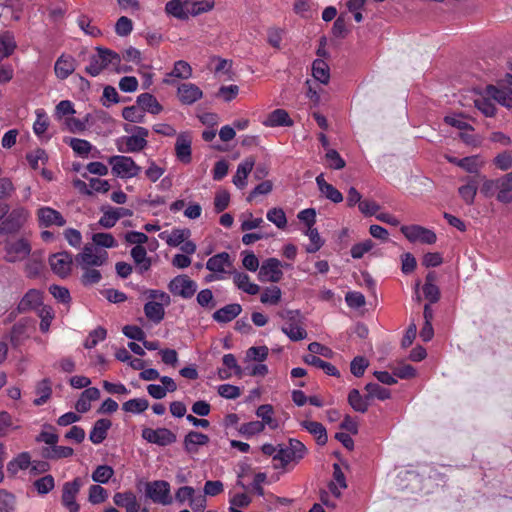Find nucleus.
I'll list each match as a JSON object with an SVG mask.
<instances>
[{
	"label": "nucleus",
	"mask_w": 512,
	"mask_h": 512,
	"mask_svg": "<svg viewBox=\"0 0 512 512\" xmlns=\"http://www.w3.org/2000/svg\"><path fill=\"white\" fill-rule=\"evenodd\" d=\"M97 54L92 55L89 65L85 68L86 73L92 77L98 76L104 69L115 70L120 73L121 56L115 51L97 47Z\"/></svg>",
	"instance_id": "obj_1"
},
{
	"label": "nucleus",
	"mask_w": 512,
	"mask_h": 512,
	"mask_svg": "<svg viewBox=\"0 0 512 512\" xmlns=\"http://www.w3.org/2000/svg\"><path fill=\"white\" fill-rule=\"evenodd\" d=\"M307 448L297 439H289L288 444L278 445V451L274 455L273 460L279 461L280 464H274L275 468H285L289 463H298L305 457Z\"/></svg>",
	"instance_id": "obj_2"
},
{
	"label": "nucleus",
	"mask_w": 512,
	"mask_h": 512,
	"mask_svg": "<svg viewBox=\"0 0 512 512\" xmlns=\"http://www.w3.org/2000/svg\"><path fill=\"white\" fill-rule=\"evenodd\" d=\"M280 317L286 320L281 331L287 335L291 341H300L307 337V331L301 322V315L298 310H287L280 314Z\"/></svg>",
	"instance_id": "obj_3"
},
{
	"label": "nucleus",
	"mask_w": 512,
	"mask_h": 512,
	"mask_svg": "<svg viewBox=\"0 0 512 512\" xmlns=\"http://www.w3.org/2000/svg\"><path fill=\"white\" fill-rule=\"evenodd\" d=\"M31 243L26 238L7 239L4 242V259L9 263L25 260L31 253Z\"/></svg>",
	"instance_id": "obj_4"
},
{
	"label": "nucleus",
	"mask_w": 512,
	"mask_h": 512,
	"mask_svg": "<svg viewBox=\"0 0 512 512\" xmlns=\"http://www.w3.org/2000/svg\"><path fill=\"white\" fill-rule=\"evenodd\" d=\"M124 130L126 132H132L131 136H125L122 138L125 143V149L118 148L119 151L127 153H136L145 149L148 145L147 137L149 136V130L142 126H128L126 125Z\"/></svg>",
	"instance_id": "obj_5"
},
{
	"label": "nucleus",
	"mask_w": 512,
	"mask_h": 512,
	"mask_svg": "<svg viewBox=\"0 0 512 512\" xmlns=\"http://www.w3.org/2000/svg\"><path fill=\"white\" fill-rule=\"evenodd\" d=\"M113 175L119 178H133L139 175L142 168L129 156L114 155L108 158Z\"/></svg>",
	"instance_id": "obj_6"
},
{
	"label": "nucleus",
	"mask_w": 512,
	"mask_h": 512,
	"mask_svg": "<svg viewBox=\"0 0 512 512\" xmlns=\"http://www.w3.org/2000/svg\"><path fill=\"white\" fill-rule=\"evenodd\" d=\"M145 494L155 504L168 506L173 503L170 484L165 480L148 482L145 487Z\"/></svg>",
	"instance_id": "obj_7"
},
{
	"label": "nucleus",
	"mask_w": 512,
	"mask_h": 512,
	"mask_svg": "<svg viewBox=\"0 0 512 512\" xmlns=\"http://www.w3.org/2000/svg\"><path fill=\"white\" fill-rule=\"evenodd\" d=\"M29 211L24 207H16L10 211L0 223V234H15L21 230L29 218Z\"/></svg>",
	"instance_id": "obj_8"
},
{
	"label": "nucleus",
	"mask_w": 512,
	"mask_h": 512,
	"mask_svg": "<svg viewBox=\"0 0 512 512\" xmlns=\"http://www.w3.org/2000/svg\"><path fill=\"white\" fill-rule=\"evenodd\" d=\"M168 290L174 296H179L183 299H190L197 291V283L188 275L181 274L170 280Z\"/></svg>",
	"instance_id": "obj_9"
},
{
	"label": "nucleus",
	"mask_w": 512,
	"mask_h": 512,
	"mask_svg": "<svg viewBox=\"0 0 512 512\" xmlns=\"http://www.w3.org/2000/svg\"><path fill=\"white\" fill-rule=\"evenodd\" d=\"M81 486L82 481L79 477L63 484L61 503L69 512H79L80 510V505L76 502V497Z\"/></svg>",
	"instance_id": "obj_10"
},
{
	"label": "nucleus",
	"mask_w": 512,
	"mask_h": 512,
	"mask_svg": "<svg viewBox=\"0 0 512 512\" xmlns=\"http://www.w3.org/2000/svg\"><path fill=\"white\" fill-rule=\"evenodd\" d=\"M108 253L106 251L93 252V247L85 245L82 252L77 254L75 261L81 269L99 267L106 263Z\"/></svg>",
	"instance_id": "obj_11"
},
{
	"label": "nucleus",
	"mask_w": 512,
	"mask_h": 512,
	"mask_svg": "<svg viewBox=\"0 0 512 512\" xmlns=\"http://www.w3.org/2000/svg\"><path fill=\"white\" fill-rule=\"evenodd\" d=\"M400 230L410 242L434 244L437 240L434 231L420 225H404Z\"/></svg>",
	"instance_id": "obj_12"
},
{
	"label": "nucleus",
	"mask_w": 512,
	"mask_h": 512,
	"mask_svg": "<svg viewBox=\"0 0 512 512\" xmlns=\"http://www.w3.org/2000/svg\"><path fill=\"white\" fill-rule=\"evenodd\" d=\"M281 262L277 258H268L260 266L258 279L261 282H279L283 277Z\"/></svg>",
	"instance_id": "obj_13"
},
{
	"label": "nucleus",
	"mask_w": 512,
	"mask_h": 512,
	"mask_svg": "<svg viewBox=\"0 0 512 512\" xmlns=\"http://www.w3.org/2000/svg\"><path fill=\"white\" fill-rule=\"evenodd\" d=\"M51 270L61 278L67 277L72 270V254L66 251L52 254L49 257Z\"/></svg>",
	"instance_id": "obj_14"
},
{
	"label": "nucleus",
	"mask_w": 512,
	"mask_h": 512,
	"mask_svg": "<svg viewBox=\"0 0 512 512\" xmlns=\"http://www.w3.org/2000/svg\"><path fill=\"white\" fill-rule=\"evenodd\" d=\"M142 437L149 443L168 446L176 441V435L167 428H144Z\"/></svg>",
	"instance_id": "obj_15"
},
{
	"label": "nucleus",
	"mask_w": 512,
	"mask_h": 512,
	"mask_svg": "<svg viewBox=\"0 0 512 512\" xmlns=\"http://www.w3.org/2000/svg\"><path fill=\"white\" fill-rule=\"evenodd\" d=\"M36 216L40 227H62L66 224V220L63 215L59 211L48 206H42L38 208L36 211Z\"/></svg>",
	"instance_id": "obj_16"
},
{
	"label": "nucleus",
	"mask_w": 512,
	"mask_h": 512,
	"mask_svg": "<svg viewBox=\"0 0 512 512\" xmlns=\"http://www.w3.org/2000/svg\"><path fill=\"white\" fill-rule=\"evenodd\" d=\"M192 136L189 132H181L177 135L175 142V154L177 159L183 164H189L192 161Z\"/></svg>",
	"instance_id": "obj_17"
},
{
	"label": "nucleus",
	"mask_w": 512,
	"mask_h": 512,
	"mask_svg": "<svg viewBox=\"0 0 512 512\" xmlns=\"http://www.w3.org/2000/svg\"><path fill=\"white\" fill-rule=\"evenodd\" d=\"M179 101L184 105H192L203 97L202 90L193 83H182L177 90Z\"/></svg>",
	"instance_id": "obj_18"
},
{
	"label": "nucleus",
	"mask_w": 512,
	"mask_h": 512,
	"mask_svg": "<svg viewBox=\"0 0 512 512\" xmlns=\"http://www.w3.org/2000/svg\"><path fill=\"white\" fill-rule=\"evenodd\" d=\"M316 184L322 196L327 198L333 203H340L343 201L342 193L332 184L326 182L324 174L321 173L316 177Z\"/></svg>",
	"instance_id": "obj_19"
},
{
	"label": "nucleus",
	"mask_w": 512,
	"mask_h": 512,
	"mask_svg": "<svg viewBox=\"0 0 512 512\" xmlns=\"http://www.w3.org/2000/svg\"><path fill=\"white\" fill-rule=\"evenodd\" d=\"M262 123L266 127H291L294 122L286 110L279 108L269 113Z\"/></svg>",
	"instance_id": "obj_20"
},
{
	"label": "nucleus",
	"mask_w": 512,
	"mask_h": 512,
	"mask_svg": "<svg viewBox=\"0 0 512 512\" xmlns=\"http://www.w3.org/2000/svg\"><path fill=\"white\" fill-rule=\"evenodd\" d=\"M498 193L496 198L499 202L508 204L512 202V172L497 178Z\"/></svg>",
	"instance_id": "obj_21"
},
{
	"label": "nucleus",
	"mask_w": 512,
	"mask_h": 512,
	"mask_svg": "<svg viewBox=\"0 0 512 512\" xmlns=\"http://www.w3.org/2000/svg\"><path fill=\"white\" fill-rule=\"evenodd\" d=\"M43 295L42 292L37 289H30L22 297L18 304L19 312H26L33 310L42 305Z\"/></svg>",
	"instance_id": "obj_22"
},
{
	"label": "nucleus",
	"mask_w": 512,
	"mask_h": 512,
	"mask_svg": "<svg viewBox=\"0 0 512 512\" xmlns=\"http://www.w3.org/2000/svg\"><path fill=\"white\" fill-rule=\"evenodd\" d=\"M255 164L253 157L245 158L237 167L236 174L233 176V183L239 189H243L247 185V177L252 171Z\"/></svg>",
	"instance_id": "obj_23"
},
{
	"label": "nucleus",
	"mask_w": 512,
	"mask_h": 512,
	"mask_svg": "<svg viewBox=\"0 0 512 512\" xmlns=\"http://www.w3.org/2000/svg\"><path fill=\"white\" fill-rule=\"evenodd\" d=\"M111 426V420L107 418L98 419L89 433V440L96 445L102 443L106 439Z\"/></svg>",
	"instance_id": "obj_24"
},
{
	"label": "nucleus",
	"mask_w": 512,
	"mask_h": 512,
	"mask_svg": "<svg viewBox=\"0 0 512 512\" xmlns=\"http://www.w3.org/2000/svg\"><path fill=\"white\" fill-rule=\"evenodd\" d=\"M242 312V307L238 303L228 304L216 310L212 318L218 323H228L234 320Z\"/></svg>",
	"instance_id": "obj_25"
},
{
	"label": "nucleus",
	"mask_w": 512,
	"mask_h": 512,
	"mask_svg": "<svg viewBox=\"0 0 512 512\" xmlns=\"http://www.w3.org/2000/svg\"><path fill=\"white\" fill-rule=\"evenodd\" d=\"M209 443V437L198 431H189L183 441L184 449L188 453H196L198 446H205Z\"/></svg>",
	"instance_id": "obj_26"
},
{
	"label": "nucleus",
	"mask_w": 512,
	"mask_h": 512,
	"mask_svg": "<svg viewBox=\"0 0 512 512\" xmlns=\"http://www.w3.org/2000/svg\"><path fill=\"white\" fill-rule=\"evenodd\" d=\"M75 59L69 55H61L55 62L54 70L56 76L64 80L75 70Z\"/></svg>",
	"instance_id": "obj_27"
},
{
	"label": "nucleus",
	"mask_w": 512,
	"mask_h": 512,
	"mask_svg": "<svg viewBox=\"0 0 512 512\" xmlns=\"http://www.w3.org/2000/svg\"><path fill=\"white\" fill-rule=\"evenodd\" d=\"M232 262L227 252L218 253L208 259L206 268L214 273H225L226 267H231Z\"/></svg>",
	"instance_id": "obj_28"
},
{
	"label": "nucleus",
	"mask_w": 512,
	"mask_h": 512,
	"mask_svg": "<svg viewBox=\"0 0 512 512\" xmlns=\"http://www.w3.org/2000/svg\"><path fill=\"white\" fill-rule=\"evenodd\" d=\"M131 257L137 266L139 274H143L151 268L152 262L151 259L147 257V251L144 246H134L131 249Z\"/></svg>",
	"instance_id": "obj_29"
},
{
	"label": "nucleus",
	"mask_w": 512,
	"mask_h": 512,
	"mask_svg": "<svg viewBox=\"0 0 512 512\" xmlns=\"http://www.w3.org/2000/svg\"><path fill=\"white\" fill-rule=\"evenodd\" d=\"M137 104L141 107L143 113L148 112L153 115L159 114L163 107L155 96L150 93H142L137 97Z\"/></svg>",
	"instance_id": "obj_30"
},
{
	"label": "nucleus",
	"mask_w": 512,
	"mask_h": 512,
	"mask_svg": "<svg viewBox=\"0 0 512 512\" xmlns=\"http://www.w3.org/2000/svg\"><path fill=\"white\" fill-rule=\"evenodd\" d=\"M466 184L458 189V193L467 205H472L478 190V181L475 177H466Z\"/></svg>",
	"instance_id": "obj_31"
},
{
	"label": "nucleus",
	"mask_w": 512,
	"mask_h": 512,
	"mask_svg": "<svg viewBox=\"0 0 512 512\" xmlns=\"http://www.w3.org/2000/svg\"><path fill=\"white\" fill-rule=\"evenodd\" d=\"M303 361L308 365L322 369L329 376L340 377V371L334 365L316 355L307 354L303 357Z\"/></svg>",
	"instance_id": "obj_32"
},
{
	"label": "nucleus",
	"mask_w": 512,
	"mask_h": 512,
	"mask_svg": "<svg viewBox=\"0 0 512 512\" xmlns=\"http://www.w3.org/2000/svg\"><path fill=\"white\" fill-rule=\"evenodd\" d=\"M233 282L238 287V289L249 295H256L260 291V286L258 284L252 283L250 281V277L246 273L235 272L233 276Z\"/></svg>",
	"instance_id": "obj_33"
},
{
	"label": "nucleus",
	"mask_w": 512,
	"mask_h": 512,
	"mask_svg": "<svg viewBox=\"0 0 512 512\" xmlns=\"http://www.w3.org/2000/svg\"><path fill=\"white\" fill-rule=\"evenodd\" d=\"M31 465V456L28 452H22L7 464V472L15 476L20 470H26Z\"/></svg>",
	"instance_id": "obj_34"
},
{
	"label": "nucleus",
	"mask_w": 512,
	"mask_h": 512,
	"mask_svg": "<svg viewBox=\"0 0 512 512\" xmlns=\"http://www.w3.org/2000/svg\"><path fill=\"white\" fill-rule=\"evenodd\" d=\"M347 400L352 409L360 413L367 412L370 405V401L369 398H367V394L365 396H362L358 389L350 390Z\"/></svg>",
	"instance_id": "obj_35"
},
{
	"label": "nucleus",
	"mask_w": 512,
	"mask_h": 512,
	"mask_svg": "<svg viewBox=\"0 0 512 512\" xmlns=\"http://www.w3.org/2000/svg\"><path fill=\"white\" fill-rule=\"evenodd\" d=\"M301 426L316 437L317 444L325 445L327 443L326 428L320 422L305 420L301 423Z\"/></svg>",
	"instance_id": "obj_36"
},
{
	"label": "nucleus",
	"mask_w": 512,
	"mask_h": 512,
	"mask_svg": "<svg viewBox=\"0 0 512 512\" xmlns=\"http://www.w3.org/2000/svg\"><path fill=\"white\" fill-rule=\"evenodd\" d=\"M215 6L214 0H186V9L188 16H197L211 11Z\"/></svg>",
	"instance_id": "obj_37"
},
{
	"label": "nucleus",
	"mask_w": 512,
	"mask_h": 512,
	"mask_svg": "<svg viewBox=\"0 0 512 512\" xmlns=\"http://www.w3.org/2000/svg\"><path fill=\"white\" fill-rule=\"evenodd\" d=\"M163 303L156 301H148L144 305V313L145 316L152 322L158 324L160 323L165 316V310L163 307Z\"/></svg>",
	"instance_id": "obj_38"
},
{
	"label": "nucleus",
	"mask_w": 512,
	"mask_h": 512,
	"mask_svg": "<svg viewBox=\"0 0 512 512\" xmlns=\"http://www.w3.org/2000/svg\"><path fill=\"white\" fill-rule=\"evenodd\" d=\"M64 142L68 144L74 153L80 157H87L93 150V145L85 139L65 138Z\"/></svg>",
	"instance_id": "obj_39"
},
{
	"label": "nucleus",
	"mask_w": 512,
	"mask_h": 512,
	"mask_svg": "<svg viewBox=\"0 0 512 512\" xmlns=\"http://www.w3.org/2000/svg\"><path fill=\"white\" fill-rule=\"evenodd\" d=\"M165 11L168 15H172L173 17L180 20H187L188 13L186 9V0L182 2L181 0H170L165 5Z\"/></svg>",
	"instance_id": "obj_40"
},
{
	"label": "nucleus",
	"mask_w": 512,
	"mask_h": 512,
	"mask_svg": "<svg viewBox=\"0 0 512 512\" xmlns=\"http://www.w3.org/2000/svg\"><path fill=\"white\" fill-rule=\"evenodd\" d=\"M36 394L38 398L34 399L33 404L35 406H41L45 404L52 395L51 381L48 378L41 380L36 386Z\"/></svg>",
	"instance_id": "obj_41"
},
{
	"label": "nucleus",
	"mask_w": 512,
	"mask_h": 512,
	"mask_svg": "<svg viewBox=\"0 0 512 512\" xmlns=\"http://www.w3.org/2000/svg\"><path fill=\"white\" fill-rule=\"evenodd\" d=\"M365 390L367 392V398H369V401L372 399L384 401L391 397V391L385 387H382L378 383L371 382L366 384Z\"/></svg>",
	"instance_id": "obj_42"
},
{
	"label": "nucleus",
	"mask_w": 512,
	"mask_h": 512,
	"mask_svg": "<svg viewBox=\"0 0 512 512\" xmlns=\"http://www.w3.org/2000/svg\"><path fill=\"white\" fill-rule=\"evenodd\" d=\"M313 77L323 84H327L330 79L329 66L321 59H316L312 65Z\"/></svg>",
	"instance_id": "obj_43"
},
{
	"label": "nucleus",
	"mask_w": 512,
	"mask_h": 512,
	"mask_svg": "<svg viewBox=\"0 0 512 512\" xmlns=\"http://www.w3.org/2000/svg\"><path fill=\"white\" fill-rule=\"evenodd\" d=\"M483 161L479 155H472L461 158L459 167L471 174H479L483 166Z\"/></svg>",
	"instance_id": "obj_44"
},
{
	"label": "nucleus",
	"mask_w": 512,
	"mask_h": 512,
	"mask_svg": "<svg viewBox=\"0 0 512 512\" xmlns=\"http://www.w3.org/2000/svg\"><path fill=\"white\" fill-rule=\"evenodd\" d=\"M74 453V450L71 447L68 446H57L54 445L53 447L45 448L43 450V456L48 459H62V458H68L72 456Z\"/></svg>",
	"instance_id": "obj_45"
},
{
	"label": "nucleus",
	"mask_w": 512,
	"mask_h": 512,
	"mask_svg": "<svg viewBox=\"0 0 512 512\" xmlns=\"http://www.w3.org/2000/svg\"><path fill=\"white\" fill-rule=\"evenodd\" d=\"M114 469L109 465H98L92 472L91 478L95 483L106 484L114 476Z\"/></svg>",
	"instance_id": "obj_46"
},
{
	"label": "nucleus",
	"mask_w": 512,
	"mask_h": 512,
	"mask_svg": "<svg viewBox=\"0 0 512 512\" xmlns=\"http://www.w3.org/2000/svg\"><path fill=\"white\" fill-rule=\"evenodd\" d=\"M281 296L282 292L278 286H270L263 290L260 301L263 304L276 305L280 302Z\"/></svg>",
	"instance_id": "obj_47"
},
{
	"label": "nucleus",
	"mask_w": 512,
	"mask_h": 512,
	"mask_svg": "<svg viewBox=\"0 0 512 512\" xmlns=\"http://www.w3.org/2000/svg\"><path fill=\"white\" fill-rule=\"evenodd\" d=\"M149 407V402L145 398H134L126 401L122 405L125 412L139 414L144 412Z\"/></svg>",
	"instance_id": "obj_48"
},
{
	"label": "nucleus",
	"mask_w": 512,
	"mask_h": 512,
	"mask_svg": "<svg viewBox=\"0 0 512 512\" xmlns=\"http://www.w3.org/2000/svg\"><path fill=\"white\" fill-rule=\"evenodd\" d=\"M475 107L480 110L486 117H492L495 115L496 107L492 102V98L487 96L479 97L474 100Z\"/></svg>",
	"instance_id": "obj_49"
},
{
	"label": "nucleus",
	"mask_w": 512,
	"mask_h": 512,
	"mask_svg": "<svg viewBox=\"0 0 512 512\" xmlns=\"http://www.w3.org/2000/svg\"><path fill=\"white\" fill-rule=\"evenodd\" d=\"M122 117L129 122L143 123L145 114L143 113L141 107H139L137 104V106L132 105L123 108Z\"/></svg>",
	"instance_id": "obj_50"
},
{
	"label": "nucleus",
	"mask_w": 512,
	"mask_h": 512,
	"mask_svg": "<svg viewBox=\"0 0 512 512\" xmlns=\"http://www.w3.org/2000/svg\"><path fill=\"white\" fill-rule=\"evenodd\" d=\"M168 76H173L180 79H188L192 76V68L190 64L184 60H179L174 63L173 70Z\"/></svg>",
	"instance_id": "obj_51"
},
{
	"label": "nucleus",
	"mask_w": 512,
	"mask_h": 512,
	"mask_svg": "<svg viewBox=\"0 0 512 512\" xmlns=\"http://www.w3.org/2000/svg\"><path fill=\"white\" fill-rule=\"evenodd\" d=\"M108 491L100 485H91L89 487L88 500L91 504L97 505L106 501Z\"/></svg>",
	"instance_id": "obj_52"
},
{
	"label": "nucleus",
	"mask_w": 512,
	"mask_h": 512,
	"mask_svg": "<svg viewBox=\"0 0 512 512\" xmlns=\"http://www.w3.org/2000/svg\"><path fill=\"white\" fill-rule=\"evenodd\" d=\"M33 485L40 495H45L54 489L55 480L52 475L48 474L35 480Z\"/></svg>",
	"instance_id": "obj_53"
},
{
	"label": "nucleus",
	"mask_w": 512,
	"mask_h": 512,
	"mask_svg": "<svg viewBox=\"0 0 512 512\" xmlns=\"http://www.w3.org/2000/svg\"><path fill=\"white\" fill-rule=\"evenodd\" d=\"M43 267V261L32 256L25 264V274L28 278H36L41 274Z\"/></svg>",
	"instance_id": "obj_54"
},
{
	"label": "nucleus",
	"mask_w": 512,
	"mask_h": 512,
	"mask_svg": "<svg viewBox=\"0 0 512 512\" xmlns=\"http://www.w3.org/2000/svg\"><path fill=\"white\" fill-rule=\"evenodd\" d=\"M106 335L107 331L105 328L101 326L97 327L89 333L87 339L84 342V347L86 349L94 348L99 342L106 338Z\"/></svg>",
	"instance_id": "obj_55"
},
{
	"label": "nucleus",
	"mask_w": 512,
	"mask_h": 512,
	"mask_svg": "<svg viewBox=\"0 0 512 512\" xmlns=\"http://www.w3.org/2000/svg\"><path fill=\"white\" fill-rule=\"evenodd\" d=\"M190 236L189 229H173L167 236L166 242L169 246L177 247L181 245Z\"/></svg>",
	"instance_id": "obj_56"
},
{
	"label": "nucleus",
	"mask_w": 512,
	"mask_h": 512,
	"mask_svg": "<svg viewBox=\"0 0 512 512\" xmlns=\"http://www.w3.org/2000/svg\"><path fill=\"white\" fill-rule=\"evenodd\" d=\"M77 24L79 28L89 36L98 37L101 35L100 29L92 25L91 19L86 15H80L77 19Z\"/></svg>",
	"instance_id": "obj_57"
},
{
	"label": "nucleus",
	"mask_w": 512,
	"mask_h": 512,
	"mask_svg": "<svg viewBox=\"0 0 512 512\" xmlns=\"http://www.w3.org/2000/svg\"><path fill=\"white\" fill-rule=\"evenodd\" d=\"M15 504V496L5 489H0V511L14 512Z\"/></svg>",
	"instance_id": "obj_58"
},
{
	"label": "nucleus",
	"mask_w": 512,
	"mask_h": 512,
	"mask_svg": "<svg viewBox=\"0 0 512 512\" xmlns=\"http://www.w3.org/2000/svg\"><path fill=\"white\" fill-rule=\"evenodd\" d=\"M267 219L274 223L279 229H283L287 225L285 212L281 208H272L267 212Z\"/></svg>",
	"instance_id": "obj_59"
},
{
	"label": "nucleus",
	"mask_w": 512,
	"mask_h": 512,
	"mask_svg": "<svg viewBox=\"0 0 512 512\" xmlns=\"http://www.w3.org/2000/svg\"><path fill=\"white\" fill-rule=\"evenodd\" d=\"M82 270L83 274L81 276V282L84 286L97 284L102 279L100 271L95 269L94 267H88Z\"/></svg>",
	"instance_id": "obj_60"
},
{
	"label": "nucleus",
	"mask_w": 512,
	"mask_h": 512,
	"mask_svg": "<svg viewBox=\"0 0 512 512\" xmlns=\"http://www.w3.org/2000/svg\"><path fill=\"white\" fill-rule=\"evenodd\" d=\"M92 240L97 246H101V247H105V248H114V247L118 246L115 238L110 233H104V232L95 233L92 236Z\"/></svg>",
	"instance_id": "obj_61"
},
{
	"label": "nucleus",
	"mask_w": 512,
	"mask_h": 512,
	"mask_svg": "<svg viewBox=\"0 0 512 512\" xmlns=\"http://www.w3.org/2000/svg\"><path fill=\"white\" fill-rule=\"evenodd\" d=\"M16 48L13 37L5 35L0 37V61L10 56Z\"/></svg>",
	"instance_id": "obj_62"
},
{
	"label": "nucleus",
	"mask_w": 512,
	"mask_h": 512,
	"mask_svg": "<svg viewBox=\"0 0 512 512\" xmlns=\"http://www.w3.org/2000/svg\"><path fill=\"white\" fill-rule=\"evenodd\" d=\"M325 158L327 165L332 169L340 170L346 165L344 159L335 149H327Z\"/></svg>",
	"instance_id": "obj_63"
},
{
	"label": "nucleus",
	"mask_w": 512,
	"mask_h": 512,
	"mask_svg": "<svg viewBox=\"0 0 512 512\" xmlns=\"http://www.w3.org/2000/svg\"><path fill=\"white\" fill-rule=\"evenodd\" d=\"M264 428V423L256 420L243 423L239 428V432L246 437H250L262 432Z\"/></svg>",
	"instance_id": "obj_64"
}]
</instances>
